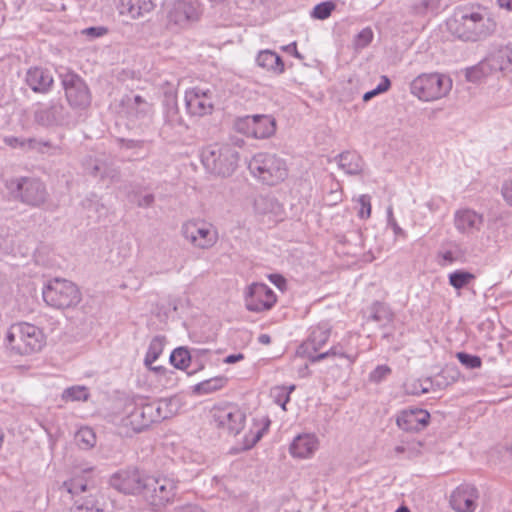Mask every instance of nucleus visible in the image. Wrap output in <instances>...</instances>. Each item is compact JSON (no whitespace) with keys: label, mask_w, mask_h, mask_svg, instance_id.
Returning <instances> with one entry per match:
<instances>
[{"label":"nucleus","mask_w":512,"mask_h":512,"mask_svg":"<svg viewBox=\"0 0 512 512\" xmlns=\"http://www.w3.org/2000/svg\"><path fill=\"white\" fill-rule=\"evenodd\" d=\"M449 29L465 41H477L491 35L496 23L489 11L483 7L458 8L448 21Z\"/></svg>","instance_id":"1"},{"label":"nucleus","mask_w":512,"mask_h":512,"mask_svg":"<svg viewBox=\"0 0 512 512\" xmlns=\"http://www.w3.org/2000/svg\"><path fill=\"white\" fill-rule=\"evenodd\" d=\"M201 160L209 172L227 177L236 170L239 153L229 143H215L202 150Z\"/></svg>","instance_id":"2"},{"label":"nucleus","mask_w":512,"mask_h":512,"mask_svg":"<svg viewBox=\"0 0 512 512\" xmlns=\"http://www.w3.org/2000/svg\"><path fill=\"white\" fill-rule=\"evenodd\" d=\"M248 168L255 178L270 186L279 184L288 176L285 160L273 153L255 154L249 161Z\"/></svg>","instance_id":"3"},{"label":"nucleus","mask_w":512,"mask_h":512,"mask_svg":"<svg viewBox=\"0 0 512 512\" xmlns=\"http://www.w3.org/2000/svg\"><path fill=\"white\" fill-rule=\"evenodd\" d=\"M6 340L8 346L21 355L39 352L46 344L43 331L26 322L13 324L7 332Z\"/></svg>","instance_id":"4"},{"label":"nucleus","mask_w":512,"mask_h":512,"mask_svg":"<svg viewBox=\"0 0 512 512\" xmlns=\"http://www.w3.org/2000/svg\"><path fill=\"white\" fill-rule=\"evenodd\" d=\"M410 89L419 100L432 102L449 94L452 89V80L445 74L424 73L411 82Z\"/></svg>","instance_id":"5"},{"label":"nucleus","mask_w":512,"mask_h":512,"mask_svg":"<svg viewBox=\"0 0 512 512\" xmlns=\"http://www.w3.org/2000/svg\"><path fill=\"white\" fill-rule=\"evenodd\" d=\"M47 305L56 309H67L78 305L82 295L77 285L69 280L55 278L42 292Z\"/></svg>","instance_id":"6"},{"label":"nucleus","mask_w":512,"mask_h":512,"mask_svg":"<svg viewBox=\"0 0 512 512\" xmlns=\"http://www.w3.org/2000/svg\"><path fill=\"white\" fill-rule=\"evenodd\" d=\"M9 188L22 203L31 207L43 206L49 198L46 185L38 178L21 177L10 182Z\"/></svg>","instance_id":"7"},{"label":"nucleus","mask_w":512,"mask_h":512,"mask_svg":"<svg viewBox=\"0 0 512 512\" xmlns=\"http://www.w3.org/2000/svg\"><path fill=\"white\" fill-rule=\"evenodd\" d=\"M182 236L193 247L208 250L218 241L217 229L203 220H189L181 227Z\"/></svg>","instance_id":"8"},{"label":"nucleus","mask_w":512,"mask_h":512,"mask_svg":"<svg viewBox=\"0 0 512 512\" xmlns=\"http://www.w3.org/2000/svg\"><path fill=\"white\" fill-rule=\"evenodd\" d=\"M235 128L249 137L267 139L276 132V120L272 115H246L236 119Z\"/></svg>","instance_id":"9"},{"label":"nucleus","mask_w":512,"mask_h":512,"mask_svg":"<svg viewBox=\"0 0 512 512\" xmlns=\"http://www.w3.org/2000/svg\"><path fill=\"white\" fill-rule=\"evenodd\" d=\"M61 79L70 107L80 110L88 108L91 104V93L85 81L73 72L62 74Z\"/></svg>","instance_id":"10"},{"label":"nucleus","mask_w":512,"mask_h":512,"mask_svg":"<svg viewBox=\"0 0 512 512\" xmlns=\"http://www.w3.org/2000/svg\"><path fill=\"white\" fill-rule=\"evenodd\" d=\"M154 410L148 408L147 404L134 405L127 407V415L122 418L120 424V433L125 436H131L148 428L153 421Z\"/></svg>","instance_id":"11"},{"label":"nucleus","mask_w":512,"mask_h":512,"mask_svg":"<svg viewBox=\"0 0 512 512\" xmlns=\"http://www.w3.org/2000/svg\"><path fill=\"white\" fill-rule=\"evenodd\" d=\"M215 426L229 435H237L244 427L245 414L236 406L214 407L211 411Z\"/></svg>","instance_id":"12"},{"label":"nucleus","mask_w":512,"mask_h":512,"mask_svg":"<svg viewBox=\"0 0 512 512\" xmlns=\"http://www.w3.org/2000/svg\"><path fill=\"white\" fill-rule=\"evenodd\" d=\"M200 15V4L196 0H179L173 3L168 12V24L178 28H187L197 22Z\"/></svg>","instance_id":"13"},{"label":"nucleus","mask_w":512,"mask_h":512,"mask_svg":"<svg viewBox=\"0 0 512 512\" xmlns=\"http://www.w3.org/2000/svg\"><path fill=\"white\" fill-rule=\"evenodd\" d=\"M245 307L250 312L270 310L276 303L274 291L264 283H252L245 292Z\"/></svg>","instance_id":"14"},{"label":"nucleus","mask_w":512,"mask_h":512,"mask_svg":"<svg viewBox=\"0 0 512 512\" xmlns=\"http://www.w3.org/2000/svg\"><path fill=\"white\" fill-rule=\"evenodd\" d=\"M185 106L192 116L210 115L214 109L213 92L200 86L190 88L185 92Z\"/></svg>","instance_id":"15"},{"label":"nucleus","mask_w":512,"mask_h":512,"mask_svg":"<svg viewBox=\"0 0 512 512\" xmlns=\"http://www.w3.org/2000/svg\"><path fill=\"white\" fill-rule=\"evenodd\" d=\"M177 485L173 479L146 476L144 495L150 497L154 505H165L176 495Z\"/></svg>","instance_id":"16"},{"label":"nucleus","mask_w":512,"mask_h":512,"mask_svg":"<svg viewBox=\"0 0 512 512\" xmlns=\"http://www.w3.org/2000/svg\"><path fill=\"white\" fill-rule=\"evenodd\" d=\"M111 485L124 494L144 493L146 477L142 476L137 469H126L112 476Z\"/></svg>","instance_id":"17"},{"label":"nucleus","mask_w":512,"mask_h":512,"mask_svg":"<svg viewBox=\"0 0 512 512\" xmlns=\"http://www.w3.org/2000/svg\"><path fill=\"white\" fill-rule=\"evenodd\" d=\"M479 492L471 484L459 485L450 496V505L456 512H474L478 506Z\"/></svg>","instance_id":"18"},{"label":"nucleus","mask_w":512,"mask_h":512,"mask_svg":"<svg viewBox=\"0 0 512 512\" xmlns=\"http://www.w3.org/2000/svg\"><path fill=\"white\" fill-rule=\"evenodd\" d=\"M455 229L462 235L472 236L480 232L484 218L483 215L470 208H461L455 211L453 217Z\"/></svg>","instance_id":"19"},{"label":"nucleus","mask_w":512,"mask_h":512,"mask_svg":"<svg viewBox=\"0 0 512 512\" xmlns=\"http://www.w3.org/2000/svg\"><path fill=\"white\" fill-rule=\"evenodd\" d=\"M163 128L165 131H173L175 133H183L187 130V125L180 114L176 95H167L164 101L163 111Z\"/></svg>","instance_id":"20"},{"label":"nucleus","mask_w":512,"mask_h":512,"mask_svg":"<svg viewBox=\"0 0 512 512\" xmlns=\"http://www.w3.org/2000/svg\"><path fill=\"white\" fill-rule=\"evenodd\" d=\"M429 420L428 411L421 408H410L401 411L396 422L399 428L405 431H419L428 425Z\"/></svg>","instance_id":"21"},{"label":"nucleus","mask_w":512,"mask_h":512,"mask_svg":"<svg viewBox=\"0 0 512 512\" xmlns=\"http://www.w3.org/2000/svg\"><path fill=\"white\" fill-rule=\"evenodd\" d=\"M318 446L319 440L315 434L304 433L294 438L289 450L293 457L306 459L316 452Z\"/></svg>","instance_id":"22"},{"label":"nucleus","mask_w":512,"mask_h":512,"mask_svg":"<svg viewBox=\"0 0 512 512\" xmlns=\"http://www.w3.org/2000/svg\"><path fill=\"white\" fill-rule=\"evenodd\" d=\"M25 82L34 92L44 94L50 91L54 80L49 70L32 67L26 72Z\"/></svg>","instance_id":"23"},{"label":"nucleus","mask_w":512,"mask_h":512,"mask_svg":"<svg viewBox=\"0 0 512 512\" xmlns=\"http://www.w3.org/2000/svg\"><path fill=\"white\" fill-rule=\"evenodd\" d=\"M36 120L46 126L63 125L68 120V112L61 103H51L48 108L36 112Z\"/></svg>","instance_id":"24"},{"label":"nucleus","mask_w":512,"mask_h":512,"mask_svg":"<svg viewBox=\"0 0 512 512\" xmlns=\"http://www.w3.org/2000/svg\"><path fill=\"white\" fill-rule=\"evenodd\" d=\"M256 63L259 67L275 75H281L285 71L282 58L272 50L260 51L256 57Z\"/></svg>","instance_id":"25"},{"label":"nucleus","mask_w":512,"mask_h":512,"mask_svg":"<svg viewBox=\"0 0 512 512\" xmlns=\"http://www.w3.org/2000/svg\"><path fill=\"white\" fill-rule=\"evenodd\" d=\"M122 102L126 106V114L130 120H142L150 113L151 105L140 95L126 97Z\"/></svg>","instance_id":"26"},{"label":"nucleus","mask_w":512,"mask_h":512,"mask_svg":"<svg viewBox=\"0 0 512 512\" xmlns=\"http://www.w3.org/2000/svg\"><path fill=\"white\" fill-rule=\"evenodd\" d=\"M72 512H110V505L102 495H89L82 502H75Z\"/></svg>","instance_id":"27"},{"label":"nucleus","mask_w":512,"mask_h":512,"mask_svg":"<svg viewBox=\"0 0 512 512\" xmlns=\"http://www.w3.org/2000/svg\"><path fill=\"white\" fill-rule=\"evenodd\" d=\"M155 7L153 0H123L121 14L136 19L151 12Z\"/></svg>","instance_id":"28"},{"label":"nucleus","mask_w":512,"mask_h":512,"mask_svg":"<svg viewBox=\"0 0 512 512\" xmlns=\"http://www.w3.org/2000/svg\"><path fill=\"white\" fill-rule=\"evenodd\" d=\"M491 72L512 70V50L501 49L485 58Z\"/></svg>","instance_id":"29"},{"label":"nucleus","mask_w":512,"mask_h":512,"mask_svg":"<svg viewBox=\"0 0 512 512\" xmlns=\"http://www.w3.org/2000/svg\"><path fill=\"white\" fill-rule=\"evenodd\" d=\"M337 159L339 168L348 175H357L363 169V160L356 152H343Z\"/></svg>","instance_id":"30"},{"label":"nucleus","mask_w":512,"mask_h":512,"mask_svg":"<svg viewBox=\"0 0 512 512\" xmlns=\"http://www.w3.org/2000/svg\"><path fill=\"white\" fill-rule=\"evenodd\" d=\"M4 143L12 148H20L22 150H37L42 151V146L49 147L50 143L47 141H40L35 138H21L14 136H7L4 138Z\"/></svg>","instance_id":"31"},{"label":"nucleus","mask_w":512,"mask_h":512,"mask_svg":"<svg viewBox=\"0 0 512 512\" xmlns=\"http://www.w3.org/2000/svg\"><path fill=\"white\" fill-rule=\"evenodd\" d=\"M330 337V327L327 324H320L311 330L309 338L305 345L311 347L314 352H317L324 346Z\"/></svg>","instance_id":"32"},{"label":"nucleus","mask_w":512,"mask_h":512,"mask_svg":"<svg viewBox=\"0 0 512 512\" xmlns=\"http://www.w3.org/2000/svg\"><path fill=\"white\" fill-rule=\"evenodd\" d=\"M227 381L228 379L225 376L213 377L196 384L193 391L197 395L210 394L223 388Z\"/></svg>","instance_id":"33"},{"label":"nucleus","mask_w":512,"mask_h":512,"mask_svg":"<svg viewBox=\"0 0 512 512\" xmlns=\"http://www.w3.org/2000/svg\"><path fill=\"white\" fill-rule=\"evenodd\" d=\"M433 388L431 378L424 379H409L404 384V389L407 394L420 396L430 392Z\"/></svg>","instance_id":"34"},{"label":"nucleus","mask_w":512,"mask_h":512,"mask_svg":"<svg viewBox=\"0 0 512 512\" xmlns=\"http://www.w3.org/2000/svg\"><path fill=\"white\" fill-rule=\"evenodd\" d=\"M88 489V481L84 476H75L64 481L60 486V490L68 493L71 497L78 496L80 493Z\"/></svg>","instance_id":"35"},{"label":"nucleus","mask_w":512,"mask_h":512,"mask_svg":"<svg viewBox=\"0 0 512 512\" xmlns=\"http://www.w3.org/2000/svg\"><path fill=\"white\" fill-rule=\"evenodd\" d=\"M294 384L289 386H275L270 391V396L274 403L278 404L283 411H286V405L290 401V394L295 390Z\"/></svg>","instance_id":"36"},{"label":"nucleus","mask_w":512,"mask_h":512,"mask_svg":"<svg viewBox=\"0 0 512 512\" xmlns=\"http://www.w3.org/2000/svg\"><path fill=\"white\" fill-rule=\"evenodd\" d=\"M75 442L80 449L89 450L96 445V434L93 429L82 427L75 434Z\"/></svg>","instance_id":"37"},{"label":"nucleus","mask_w":512,"mask_h":512,"mask_svg":"<svg viewBox=\"0 0 512 512\" xmlns=\"http://www.w3.org/2000/svg\"><path fill=\"white\" fill-rule=\"evenodd\" d=\"M492 72L484 59L477 65L469 67L465 71V77L468 81L473 83L481 82L485 77L490 75Z\"/></svg>","instance_id":"38"},{"label":"nucleus","mask_w":512,"mask_h":512,"mask_svg":"<svg viewBox=\"0 0 512 512\" xmlns=\"http://www.w3.org/2000/svg\"><path fill=\"white\" fill-rule=\"evenodd\" d=\"M449 284L456 290L468 286L474 279V274L465 270H456L449 274Z\"/></svg>","instance_id":"39"},{"label":"nucleus","mask_w":512,"mask_h":512,"mask_svg":"<svg viewBox=\"0 0 512 512\" xmlns=\"http://www.w3.org/2000/svg\"><path fill=\"white\" fill-rule=\"evenodd\" d=\"M190 361V352L185 347H178L174 349L170 355V362L177 369H187L190 364Z\"/></svg>","instance_id":"40"},{"label":"nucleus","mask_w":512,"mask_h":512,"mask_svg":"<svg viewBox=\"0 0 512 512\" xmlns=\"http://www.w3.org/2000/svg\"><path fill=\"white\" fill-rule=\"evenodd\" d=\"M163 351V342L161 337H154L148 347V350L145 355L144 363L150 369L152 368V364L158 359Z\"/></svg>","instance_id":"41"},{"label":"nucleus","mask_w":512,"mask_h":512,"mask_svg":"<svg viewBox=\"0 0 512 512\" xmlns=\"http://www.w3.org/2000/svg\"><path fill=\"white\" fill-rule=\"evenodd\" d=\"M278 207V202L274 197L268 195H259L254 200V209L259 214L273 212Z\"/></svg>","instance_id":"42"},{"label":"nucleus","mask_w":512,"mask_h":512,"mask_svg":"<svg viewBox=\"0 0 512 512\" xmlns=\"http://www.w3.org/2000/svg\"><path fill=\"white\" fill-rule=\"evenodd\" d=\"M89 397V392L85 386H72L66 388L62 393L64 401H86Z\"/></svg>","instance_id":"43"},{"label":"nucleus","mask_w":512,"mask_h":512,"mask_svg":"<svg viewBox=\"0 0 512 512\" xmlns=\"http://www.w3.org/2000/svg\"><path fill=\"white\" fill-rule=\"evenodd\" d=\"M461 251L457 245L449 249H442L437 253V261L441 266L450 265L461 259Z\"/></svg>","instance_id":"44"},{"label":"nucleus","mask_w":512,"mask_h":512,"mask_svg":"<svg viewBox=\"0 0 512 512\" xmlns=\"http://www.w3.org/2000/svg\"><path fill=\"white\" fill-rule=\"evenodd\" d=\"M438 7V0H415L412 11L415 15L423 16L433 12Z\"/></svg>","instance_id":"45"},{"label":"nucleus","mask_w":512,"mask_h":512,"mask_svg":"<svg viewBox=\"0 0 512 512\" xmlns=\"http://www.w3.org/2000/svg\"><path fill=\"white\" fill-rule=\"evenodd\" d=\"M335 7L336 5L333 1L321 2L313 8L311 17L314 19L325 20L331 15Z\"/></svg>","instance_id":"46"},{"label":"nucleus","mask_w":512,"mask_h":512,"mask_svg":"<svg viewBox=\"0 0 512 512\" xmlns=\"http://www.w3.org/2000/svg\"><path fill=\"white\" fill-rule=\"evenodd\" d=\"M458 361L468 369H478L482 366V360L477 355H471L465 352L456 354Z\"/></svg>","instance_id":"47"},{"label":"nucleus","mask_w":512,"mask_h":512,"mask_svg":"<svg viewBox=\"0 0 512 512\" xmlns=\"http://www.w3.org/2000/svg\"><path fill=\"white\" fill-rule=\"evenodd\" d=\"M148 408H152L154 410L153 413V421L154 423L160 422L161 420L167 419L169 417V413L165 411L168 406V402L163 400L159 402L146 403Z\"/></svg>","instance_id":"48"},{"label":"nucleus","mask_w":512,"mask_h":512,"mask_svg":"<svg viewBox=\"0 0 512 512\" xmlns=\"http://www.w3.org/2000/svg\"><path fill=\"white\" fill-rule=\"evenodd\" d=\"M373 39V32L370 28L361 30L354 39V46L357 49L366 47Z\"/></svg>","instance_id":"49"},{"label":"nucleus","mask_w":512,"mask_h":512,"mask_svg":"<svg viewBox=\"0 0 512 512\" xmlns=\"http://www.w3.org/2000/svg\"><path fill=\"white\" fill-rule=\"evenodd\" d=\"M358 216L362 219L368 218L371 214V202L368 195H361L357 202Z\"/></svg>","instance_id":"50"},{"label":"nucleus","mask_w":512,"mask_h":512,"mask_svg":"<svg viewBox=\"0 0 512 512\" xmlns=\"http://www.w3.org/2000/svg\"><path fill=\"white\" fill-rule=\"evenodd\" d=\"M347 357L345 355V353L342 351V348L339 347V346H333L331 347L328 351L326 352H323V353H320L318 355H315V356H310V359L312 362H319L323 359H326L328 357Z\"/></svg>","instance_id":"51"},{"label":"nucleus","mask_w":512,"mask_h":512,"mask_svg":"<svg viewBox=\"0 0 512 512\" xmlns=\"http://www.w3.org/2000/svg\"><path fill=\"white\" fill-rule=\"evenodd\" d=\"M386 227H389L393 230V233L395 235V239H405L406 233L405 231L396 223V221L392 218V213L390 210L387 211V221H386Z\"/></svg>","instance_id":"52"},{"label":"nucleus","mask_w":512,"mask_h":512,"mask_svg":"<svg viewBox=\"0 0 512 512\" xmlns=\"http://www.w3.org/2000/svg\"><path fill=\"white\" fill-rule=\"evenodd\" d=\"M501 194L505 202L512 207V179L506 180L501 187Z\"/></svg>","instance_id":"53"},{"label":"nucleus","mask_w":512,"mask_h":512,"mask_svg":"<svg viewBox=\"0 0 512 512\" xmlns=\"http://www.w3.org/2000/svg\"><path fill=\"white\" fill-rule=\"evenodd\" d=\"M107 31H108L107 28H105L103 26H98V27L86 28L82 31V33L91 38H98V37L105 35L107 33Z\"/></svg>","instance_id":"54"},{"label":"nucleus","mask_w":512,"mask_h":512,"mask_svg":"<svg viewBox=\"0 0 512 512\" xmlns=\"http://www.w3.org/2000/svg\"><path fill=\"white\" fill-rule=\"evenodd\" d=\"M174 512H205V510L195 503H187L175 507Z\"/></svg>","instance_id":"55"},{"label":"nucleus","mask_w":512,"mask_h":512,"mask_svg":"<svg viewBox=\"0 0 512 512\" xmlns=\"http://www.w3.org/2000/svg\"><path fill=\"white\" fill-rule=\"evenodd\" d=\"M121 147L126 149L142 148L145 144L144 140L120 139Z\"/></svg>","instance_id":"56"},{"label":"nucleus","mask_w":512,"mask_h":512,"mask_svg":"<svg viewBox=\"0 0 512 512\" xmlns=\"http://www.w3.org/2000/svg\"><path fill=\"white\" fill-rule=\"evenodd\" d=\"M383 92H384V77L382 78V80L379 82V84L376 86L375 89L368 91L363 95V100L365 102H367V101L371 100L374 96L381 94Z\"/></svg>","instance_id":"57"},{"label":"nucleus","mask_w":512,"mask_h":512,"mask_svg":"<svg viewBox=\"0 0 512 512\" xmlns=\"http://www.w3.org/2000/svg\"><path fill=\"white\" fill-rule=\"evenodd\" d=\"M269 280L280 290H284L286 288V279L280 274L269 275Z\"/></svg>","instance_id":"58"},{"label":"nucleus","mask_w":512,"mask_h":512,"mask_svg":"<svg viewBox=\"0 0 512 512\" xmlns=\"http://www.w3.org/2000/svg\"><path fill=\"white\" fill-rule=\"evenodd\" d=\"M154 203V195L153 194H146L138 199L137 205L139 207L147 208L152 206Z\"/></svg>","instance_id":"59"},{"label":"nucleus","mask_w":512,"mask_h":512,"mask_svg":"<svg viewBox=\"0 0 512 512\" xmlns=\"http://www.w3.org/2000/svg\"><path fill=\"white\" fill-rule=\"evenodd\" d=\"M384 378V366H377V368L370 374V379L375 382H380Z\"/></svg>","instance_id":"60"},{"label":"nucleus","mask_w":512,"mask_h":512,"mask_svg":"<svg viewBox=\"0 0 512 512\" xmlns=\"http://www.w3.org/2000/svg\"><path fill=\"white\" fill-rule=\"evenodd\" d=\"M282 49L288 53L293 54L296 58L302 59V55L297 50L296 42H292L286 46H283Z\"/></svg>","instance_id":"61"},{"label":"nucleus","mask_w":512,"mask_h":512,"mask_svg":"<svg viewBox=\"0 0 512 512\" xmlns=\"http://www.w3.org/2000/svg\"><path fill=\"white\" fill-rule=\"evenodd\" d=\"M102 168H103V164L102 163H96L92 170H91V175L93 176H100L101 178H104L105 177V173L102 171Z\"/></svg>","instance_id":"62"},{"label":"nucleus","mask_w":512,"mask_h":512,"mask_svg":"<svg viewBox=\"0 0 512 512\" xmlns=\"http://www.w3.org/2000/svg\"><path fill=\"white\" fill-rule=\"evenodd\" d=\"M243 358H244V356L241 353L231 354L225 358L224 362L228 363V364H233V363H236V362L242 360Z\"/></svg>","instance_id":"63"},{"label":"nucleus","mask_w":512,"mask_h":512,"mask_svg":"<svg viewBox=\"0 0 512 512\" xmlns=\"http://www.w3.org/2000/svg\"><path fill=\"white\" fill-rule=\"evenodd\" d=\"M498 3L501 8L512 11V0H498Z\"/></svg>","instance_id":"64"}]
</instances>
